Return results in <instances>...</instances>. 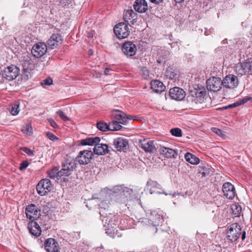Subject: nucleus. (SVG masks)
Wrapping results in <instances>:
<instances>
[{"label":"nucleus","mask_w":252,"mask_h":252,"mask_svg":"<svg viewBox=\"0 0 252 252\" xmlns=\"http://www.w3.org/2000/svg\"><path fill=\"white\" fill-rule=\"evenodd\" d=\"M121 123L117 121L116 120H113L109 124V130L117 131L120 130L122 128Z\"/></svg>","instance_id":"nucleus-33"},{"label":"nucleus","mask_w":252,"mask_h":252,"mask_svg":"<svg viewBox=\"0 0 252 252\" xmlns=\"http://www.w3.org/2000/svg\"><path fill=\"white\" fill-rule=\"evenodd\" d=\"M137 117L136 116L133 115H126V123L127 122V120H136L137 119Z\"/></svg>","instance_id":"nucleus-48"},{"label":"nucleus","mask_w":252,"mask_h":252,"mask_svg":"<svg viewBox=\"0 0 252 252\" xmlns=\"http://www.w3.org/2000/svg\"><path fill=\"white\" fill-rule=\"evenodd\" d=\"M112 115L114 117L113 120H116L123 125L126 124V114L122 111L118 110H114L112 111Z\"/></svg>","instance_id":"nucleus-24"},{"label":"nucleus","mask_w":252,"mask_h":252,"mask_svg":"<svg viewBox=\"0 0 252 252\" xmlns=\"http://www.w3.org/2000/svg\"><path fill=\"white\" fill-rule=\"evenodd\" d=\"M63 43V38L61 34L53 33L47 41L48 47L49 49H54L61 45Z\"/></svg>","instance_id":"nucleus-10"},{"label":"nucleus","mask_w":252,"mask_h":252,"mask_svg":"<svg viewBox=\"0 0 252 252\" xmlns=\"http://www.w3.org/2000/svg\"><path fill=\"white\" fill-rule=\"evenodd\" d=\"M28 229L30 233L35 236H39L41 232L40 226L34 220L31 221L28 223Z\"/></svg>","instance_id":"nucleus-22"},{"label":"nucleus","mask_w":252,"mask_h":252,"mask_svg":"<svg viewBox=\"0 0 252 252\" xmlns=\"http://www.w3.org/2000/svg\"><path fill=\"white\" fill-rule=\"evenodd\" d=\"M20 74V69L14 65L8 66L2 72L3 78L8 81L15 79Z\"/></svg>","instance_id":"nucleus-2"},{"label":"nucleus","mask_w":252,"mask_h":252,"mask_svg":"<svg viewBox=\"0 0 252 252\" xmlns=\"http://www.w3.org/2000/svg\"><path fill=\"white\" fill-rule=\"evenodd\" d=\"M251 97H244L243 99H240L238 101H237V102L233 103V104H229L227 106H224V107H222L221 108H220V109L221 110H225V109H230V108H234V107H236L237 106H239L242 104H243L245 103H246L247 102H248L249 100H251Z\"/></svg>","instance_id":"nucleus-29"},{"label":"nucleus","mask_w":252,"mask_h":252,"mask_svg":"<svg viewBox=\"0 0 252 252\" xmlns=\"http://www.w3.org/2000/svg\"><path fill=\"white\" fill-rule=\"evenodd\" d=\"M169 94L172 99L178 101L182 100L186 96L185 91L179 87H174L171 89Z\"/></svg>","instance_id":"nucleus-12"},{"label":"nucleus","mask_w":252,"mask_h":252,"mask_svg":"<svg viewBox=\"0 0 252 252\" xmlns=\"http://www.w3.org/2000/svg\"><path fill=\"white\" fill-rule=\"evenodd\" d=\"M112 71V70L109 69V68H106L105 69V71H104V74L105 75H110V72Z\"/></svg>","instance_id":"nucleus-49"},{"label":"nucleus","mask_w":252,"mask_h":252,"mask_svg":"<svg viewBox=\"0 0 252 252\" xmlns=\"http://www.w3.org/2000/svg\"><path fill=\"white\" fill-rule=\"evenodd\" d=\"M22 131L24 134L31 135L32 133V129L31 124H28L22 128Z\"/></svg>","instance_id":"nucleus-37"},{"label":"nucleus","mask_w":252,"mask_h":252,"mask_svg":"<svg viewBox=\"0 0 252 252\" xmlns=\"http://www.w3.org/2000/svg\"><path fill=\"white\" fill-rule=\"evenodd\" d=\"M89 55H90V56H91V55H93V51H92V50H90L89 51Z\"/></svg>","instance_id":"nucleus-53"},{"label":"nucleus","mask_w":252,"mask_h":252,"mask_svg":"<svg viewBox=\"0 0 252 252\" xmlns=\"http://www.w3.org/2000/svg\"><path fill=\"white\" fill-rule=\"evenodd\" d=\"M61 173L63 176H68L76 167L75 160L70 158L66 159L62 164Z\"/></svg>","instance_id":"nucleus-4"},{"label":"nucleus","mask_w":252,"mask_h":252,"mask_svg":"<svg viewBox=\"0 0 252 252\" xmlns=\"http://www.w3.org/2000/svg\"><path fill=\"white\" fill-rule=\"evenodd\" d=\"M186 160L192 164H197L199 163L200 159L195 155L187 153L185 155Z\"/></svg>","instance_id":"nucleus-30"},{"label":"nucleus","mask_w":252,"mask_h":252,"mask_svg":"<svg viewBox=\"0 0 252 252\" xmlns=\"http://www.w3.org/2000/svg\"><path fill=\"white\" fill-rule=\"evenodd\" d=\"M236 70L241 75L252 74V59H248L245 62L238 65Z\"/></svg>","instance_id":"nucleus-8"},{"label":"nucleus","mask_w":252,"mask_h":252,"mask_svg":"<svg viewBox=\"0 0 252 252\" xmlns=\"http://www.w3.org/2000/svg\"><path fill=\"white\" fill-rule=\"evenodd\" d=\"M129 189L126 187H122V186H117L114 188V190L115 191H121L123 190V191H126L128 192L129 190Z\"/></svg>","instance_id":"nucleus-42"},{"label":"nucleus","mask_w":252,"mask_h":252,"mask_svg":"<svg viewBox=\"0 0 252 252\" xmlns=\"http://www.w3.org/2000/svg\"><path fill=\"white\" fill-rule=\"evenodd\" d=\"M151 88L157 93H160L164 91L165 86L163 83L159 80H155L151 82Z\"/></svg>","instance_id":"nucleus-25"},{"label":"nucleus","mask_w":252,"mask_h":252,"mask_svg":"<svg viewBox=\"0 0 252 252\" xmlns=\"http://www.w3.org/2000/svg\"><path fill=\"white\" fill-rule=\"evenodd\" d=\"M94 156L92 151L90 150H84L80 151L76 157V161L80 164L85 165L91 162Z\"/></svg>","instance_id":"nucleus-7"},{"label":"nucleus","mask_w":252,"mask_h":252,"mask_svg":"<svg viewBox=\"0 0 252 252\" xmlns=\"http://www.w3.org/2000/svg\"><path fill=\"white\" fill-rule=\"evenodd\" d=\"M222 191L224 195L229 199H232L235 195V189L233 185L229 182L223 184Z\"/></svg>","instance_id":"nucleus-14"},{"label":"nucleus","mask_w":252,"mask_h":252,"mask_svg":"<svg viewBox=\"0 0 252 252\" xmlns=\"http://www.w3.org/2000/svg\"><path fill=\"white\" fill-rule=\"evenodd\" d=\"M139 146L147 153H154L156 151L154 142L147 139L140 140Z\"/></svg>","instance_id":"nucleus-16"},{"label":"nucleus","mask_w":252,"mask_h":252,"mask_svg":"<svg viewBox=\"0 0 252 252\" xmlns=\"http://www.w3.org/2000/svg\"><path fill=\"white\" fill-rule=\"evenodd\" d=\"M133 7L135 10L139 13H145L148 8L147 2L145 0H136Z\"/></svg>","instance_id":"nucleus-20"},{"label":"nucleus","mask_w":252,"mask_h":252,"mask_svg":"<svg viewBox=\"0 0 252 252\" xmlns=\"http://www.w3.org/2000/svg\"><path fill=\"white\" fill-rule=\"evenodd\" d=\"M238 79L236 76L229 74L222 80V86L228 89H234L238 85Z\"/></svg>","instance_id":"nucleus-9"},{"label":"nucleus","mask_w":252,"mask_h":252,"mask_svg":"<svg viewBox=\"0 0 252 252\" xmlns=\"http://www.w3.org/2000/svg\"><path fill=\"white\" fill-rule=\"evenodd\" d=\"M100 141V139L98 137H88L81 140L80 144L83 146H94L96 143H99Z\"/></svg>","instance_id":"nucleus-28"},{"label":"nucleus","mask_w":252,"mask_h":252,"mask_svg":"<svg viewBox=\"0 0 252 252\" xmlns=\"http://www.w3.org/2000/svg\"><path fill=\"white\" fill-rule=\"evenodd\" d=\"M241 227L237 223H233L227 227V238L232 242L237 240L242 233V239L244 240L246 238V232H241Z\"/></svg>","instance_id":"nucleus-1"},{"label":"nucleus","mask_w":252,"mask_h":252,"mask_svg":"<svg viewBox=\"0 0 252 252\" xmlns=\"http://www.w3.org/2000/svg\"><path fill=\"white\" fill-rule=\"evenodd\" d=\"M160 155L166 158H175L177 156V152L172 149L161 146L159 149Z\"/></svg>","instance_id":"nucleus-19"},{"label":"nucleus","mask_w":252,"mask_h":252,"mask_svg":"<svg viewBox=\"0 0 252 252\" xmlns=\"http://www.w3.org/2000/svg\"><path fill=\"white\" fill-rule=\"evenodd\" d=\"M48 176L51 179H55L58 177L63 176L61 173V170L59 171L57 167H55L51 170L48 171Z\"/></svg>","instance_id":"nucleus-32"},{"label":"nucleus","mask_w":252,"mask_h":252,"mask_svg":"<svg viewBox=\"0 0 252 252\" xmlns=\"http://www.w3.org/2000/svg\"><path fill=\"white\" fill-rule=\"evenodd\" d=\"M29 165V162L27 160L23 161L20 164L19 169L20 170H23L26 169Z\"/></svg>","instance_id":"nucleus-46"},{"label":"nucleus","mask_w":252,"mask_h":252,"mask_svg":"<svg viewBox=\"0 0 252 252\" xmlns=\"http://www.w3.org/2000/svg\"><path fill=\"white\" fill-rule=\"evenodd\" d=\"M21 149L25 152L26 154H27L29 156H33V152L30 149L28 148L27 147H23L21 148Z\"/></svg>","instance_id":"nucleus-45"},{"label":"nucleus","mask_w":252,"mask_h":252,"mask_svg":"<svg viewBox=\"0 0 252 252\" xmlns=\"http://www.w3.org/2000/svg\"><path fill=\"white\" fill-rule=\"evenodd\" d=\"M147 186L149 188V190L150 191V193L151 194L153 193L154 192H156V189H161V186L157 183L156 181H154L153 180H149L148 181L147 183ZM157 192L158 193H164L163 192H160V191H157Z\"/></svg>","instance_id":"nucleus-27"},{"label":"nucleus","mask_w":252,"mask_h":252,"mask_svg":"<svg viewBox=\"0 0 252 252\" xmlns=\"http://www.w3.org/2000/svg\"><path fill=\"white\" fill-rule=\"evenodd\" d=\"M150 1L152 3L158 4V3L162 2L163 1V0H150Z\"/></svg>","instance_id":"nucleus-50"},{"label":"nucleus","mask_w":252,"mask_h":252,"mask_svg":"<svg viewBox=\"0 0 252 252\" xmlns=\"http://www.w3.org/2000/svg\"><path fill=\"white\" fill-rule=\"evenodd\" d=\"M114 146L118 151H125L128 146V140L122 137H118L114 140Z\"/></svg>","instance_id":"nucleus-17"},{"label":"nucleus","mask_w":252,"mask_h":252,"mask_svg":"<svg viewBox=\"0 0 252 252\" xmlns=\"http://www.w3.org/2000/svg\"><path fill=\"white\" fill-rule=\"evenodd\" d=\"M124 19L126 23L133 25L137 20V14L132 9H128L124 13Z\"/></svg>","instance_id":"nucleus-18"},{"label":"nucleus","mask_w":252,"mask_h":252,"mask_svg":"<svg viewBox=\"0 0 252 252\" xmlns=\"http://www.w3.org/2000/svg\"><path fill=\"white\" fill-rule=\"evenodd\" d=\"M108 146L107 144L96 143L94 148V152L97 155H105L109 152Z\"/></svg>","instance_id":"nucleus-23"},{"label":"nucleus","mask_w":252,"mask_h":252,"mask_svg":"<svg viewBox=\"0 0 252 252\" xmlns=\"http://www.w3.org/2000/svg\"><path fill=\"white\" fill-rule=\"evenodd\" d=\"M53 83V80L51 78H47L43 80L41 82V85L45 88L46 86L51 85Z\"/></svg>","instance_id":"nucleus-40"},{"label":"nucleus","mask_w":252,"mask_h":252,"mask_svg":"<svg viewBox=\"0 0 252 252\" xmlns=\"http://www.w3.org/2000/svg\"><path fill=\"white\" fill-rule=\"evenodd\" d=\"M103 205V202H102V203H101V205Z\"/></svg>","instance_id":"nucleus-54"},{"label":"nucleus","mask_w":252,"mask_h":252,"mask_svg":"<svg viewBox=\"0 0 252 252\" xmlns=\"http://www.w3.org/2000/svg\"><path fill=\"white\" fill-rule=\"evenodd\" d=\"M212 130L214 132L216 133L219 136H220L222 137L225 136L224 132L219 128H218L217 127H213L212 128Z\"/></svg>","instance_id":"nucleus-41"},{"label":"nucleus","mask_w":252,"mask_h":252,"mask_svg":"<svg viewBox=\"0 0 252 252\" xmlns=\"http://www.w3.org/2000/svg\"><path fill=\"white\" fill-rule=\"evenodd\" d=\"M19 106L20 102L19 101H16L11 105V108L9 109L11 115L15 116L19 113L20 111Z\"/></svg>","instance_id":"nucleus-34"},{"label":"nucleus","mask_w":252,"mask_h":252,"mask_svg":"<svg viewBox=\"0 0 252 252\" xmlns=\"http://www.w3.org/2000/svg\"><path fill=\"white\" fill-rule=\"evenodd\" d=\"M176 3H181L184 1V0H174Z\"/></svg>","instance_id":"nucleus-52"},{"label":"nucleus","mask_w":252,"mask_h":252,"mask_svg":"<svg viewBox=\"0 0 252 252\" xmlns=\"http://www.w3.org/2000/svg\"><path fill=\"white\" fill-rule=\"evenodd\" d=\"M163 218L161 214L158 211L153 210L151 212L150 220L154 226L158 225L162 220Z\"/></svg>","instance_id":"nucleus-26"},{"label":"nucleus","mask_w":252,"mask_h":252,"mask_svg":"<svg viewBox=\"0 0 252 252\" xmlns=\"http://www.w3.org/2000/svg\"><path fill=\"white\" fill-rule=\"evenodd\" d=\"M206 91L204 87L199 88L198 89H195V94H192V96L196 97L204 96L206 95Z\"/></svg>","instance_id":"nucleus-35"},{"label":"nucleus","mask_w":252,"mask_h":252,"mask_svg":"<svg viewBox=\"0 0 252 252\" xmlns=\"http://www.w3.org/2000/svg\"><path fill=\"white\" fill-rule=\"evenodd\" d=\"M122 50L125 55L131 57L135 54L137 48L132 42L127 41L123 44Z\"/></svg>","instance_id":"nucleus-13"},{"label":"nucleus","mask_w":252,"mask_h":252,"mask_svg":"<svg viewBox=\"0 0 252 252\" xmlns=\"http://www.w3.org/2000/svg\"><path fill=\"white\" fill-rule=\"evenodd\" d=\"M232 214L234 217H238L240 216L242 212L241 207L237 203L233 204L231 206Z\"/></svg>","instance_id":"nucleus-31"},{"label":"nucleus","mask_w":252,"mask_h":252,"mask_svg":"<svg viewBox=\"0 0 252 252\" xmlns=\"http://www.w3.org/2000/svg\"><path fill=\"white\" fill-rule=\"evenodd\" d=\"M128 25L126 23L122 22L115 26L114 32L118 38L123 39L128 36L130 32Z\"/></svg>","instance_id":"nucleus-3"},{"label":"nucleus","mask_w":252,"mask_h":252,"mask_svg":"<svg viewBox=\"0 0 252 252\" xmlns=\"http://www.w3.org/2000/svg\"><path fill=\"white\" fill-rule=\"evenodd\" d=\"M171 134L176 137L182 136V130L179 128H174L170 130Z\"/></svg>","instance_id":"nucleus-38"},{"label":"nucleus","mask_w":252,"mask_h":252,"mask_svg":"<svg viewBox=\"0 0 252 252\" xmlns=\"http://www.w3.org/2000/svg\"><path fill=\"white\" fill-rule=\"evenodd\" d=\"M208 90L217 92L220 90L222 86V80L218 77H211L206 81Z\"/></svg>","instance_id":"nucleus-5"},{"label":"nucleus","mask_w":252,"mask_h":252,"mask_svg":"<svg viewBox=\"0 0 252 252\" xmlns=\"http://www.w3.org/2000/svg\"><path fill=\"white\" fill-rule=\"evenodd\" d=\"M97 127L102 131L109 130V124L103 122H99L97 123Z\"/></svg>","instance_id":"nucleus-36"},{"label":"nucleus","mask_w":252,"mask_h":252,"mask_svg":"<svg viewBox=\"0 0 252 252\" xmlns=\"http://www.w3.org/2000/svg\"><path fill=\"white\" fill-rule=\"evenodd\" d=\"M48 122H49L50 125L54 128H57L58 127V125L57 123L54 121V120L53 119H49L48 120Z\"/></svg>","instance_id":"nucleus-47"},{"label":"nucleus","mask_w":252,"mask_h":252,"mask_svg":"<svg viewBox=\"0 0 252 252\" xmlns=\"http://www.w3.org/2000/svg\"><path fill=\"white\" fill-rule=\"evenodd\" d=\"M26 214L27 217L31 220V221L37 220L39 217V211L36 206L34 204H31L27 206L26 208Z\"/></svg>","instance_id":"nucleus-15"},{"label":"nucleus","mask_w":252,"mask_h":252,"mask_svg":"<svg viewBox=\"0 0 252 252\" xmlns=\"http://www.w3.org/2000/svg\"><path fill=\"white\" fill-rule=\"evenodd\" d=\"M69 0H61V2L63 3V4H64L65 5H66V4L67 3V1H68Z\"/></svg>","instance_id":"nucleus-51"},{"label":"nucleus","mask_w":252,"mask_h":252,"mask_svg":"<svg viewBox=\"0 0 252 252\" xmlns=\"http://www.w3.org/2000/svg\"><path fill=\"white\" fill-rule=\"evenodd\" d=\"M45 249L48 252H57L58 251V244L55 239H48L45 243Z\"/></svg>","instance_id":"nucleus-21"},{"label":"nucleus","mask_w":252,"mask_h":252,"mask_svg":"<svg viewBox=\"0 0 252 252\" xmlns=\"http://www.w3.org/2000/svg\"><path fill=\"white\" fill-rule=\"evenodd\" d=\"M52 188L51 182L49 179H44L41 180L36 186V189L39 194L45 195Z\"/></svg>","instance_id":"nucleus-6"},{"label":"nucleus","mask_w":252,"mask_h":252,"mask_svg":"<svg viewBox=\"0 0 252 252\" xmlns=\"http://www.w3.org/2000/svg\"><path fill=\"white\" fill-rule=\"evenodd\" d=\"M47 45L44 43H38L32 48V54L36 58L42 57L46 53Z\"/></svg>","instance_id":"nucleus-11"},{"label":"nucleus","mask_w":252,"mask_h":252,"mask_svg":"<svg viewBox=\"0 0 252 252\" xmlns=\"http://www.w3.org/2000/svg\"><path fill=\"white\" fill-rule=\"evenodd\" d=\"M57 114H58L61 118L63 121H67L69 120L68 117L65 115L64 113L62 110H59L57 112Z\"/></svg>","instance_id":"nucleus-43"},{"label":"nucleus","mask_w":252,"mask_h":252,"mask_svg":"<svg viewBox=\"0 0 252 252\" xmlns=\"http://www.w3.org/2000/svg\"><path fill=\"white\" fill-rule=\"evenodd\" d=\"M46 135L47 136V137L49 139H50L51 140H52V141H55V140L57 139L58 138H57V137L52 133L51 132H47L46 133Z\"/></svg>","instance_id":"nucleus-44"},{"label":"nucleus","mask_w":252,"mask_h":252,"mask_svg":"<svg viewBox=\"0 0 252 252\" xmlns=\"http://www.w3.org/2000/svg\"><path fill=\"white\" fill-rule=\"evenodd\" d=\"M116 228L114 227H111L106 229V233L110 237L114 238Z\"/></svg>","instance_id":"nucleus-39"}]
</instances>
